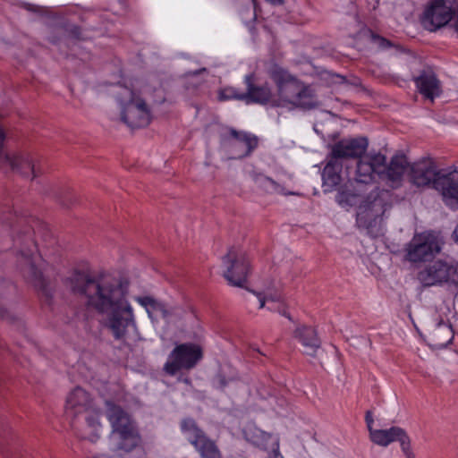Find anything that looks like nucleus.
<instances>
[{"label":"nucleus","instance_id":"obj_8","mask_svg":"<svg viewBox=\"0 0 458 458\" xmlns=\"http://www.w3.org/2000/svg\"><path fill=\"white\" fill-rule=\"evenodd\" d=\"M202 359L201 348L194 344H181L170 352L164 371L174 376L180 370H190Z\"/></svg>","mask_w":458,"mask_h":458},{"label":"nucleus","instance_id":"obj_43","mask_svg":"<svg viewBox=\"0 0 458 458\" xmlns=\"http://www.w3.org/2000/svg\"><path fill=\"white\" fill-rule=\"evenodd\" d=\"M72 33L76 37L79 38L80 35V29L78 27H74L72 30Z\"/></svg>","mask_w":458,"mask_h":458},{"label":"nucleus","instance_id":"obj_22","mask_svg":"<svg viewBox=\"0 0 458 458\" xmlns=\"http://www.w3.org/2000/svg\"><path fill=\"white\" fill-rule=\"evenodd\" d=\"M413 80L419 89V92L426 98L433 101L435 98L440 96L442 92L441 82L437 79L432 67H425Z\"/></svg>","mask_w":458,"mask_h":458},{"label":"nucleus","instance_id":"obj_44","mask_svg":"<svg viewBox=\"0 0 458 458\" xmlns=\"http://www.w3.org/2000/svg\"><path fill=\"white\" fill-rule=\"evenodd\" d=\"M278 312L281 313L283 316L288 318L289 319H292L291 316L284 310L278 309Z\"/></svg>","mask_w":458,"mask_h":458},{"label":"nucleus","instance_id":"obj_4","mask_svg":"<svg viewBox=\"0 0 458 458\" xmlns=\"http://www.w3.org/2000/svg\"><path fill=\"white\" fill-rule=\"evenodd\" d=\"M121 106V119L131 129L143 128L149 124L151 114L146 101L131 89L119 85L114 91Z\"/></svg>","mask_w":458,"mask_h":458},{"label":"nucleus","instance_id":"obj_39","mask_svg":"<svg viewBox=\"0 0 458 458\" xmlns=\"http://www.w3.org/2000/svg\"><path fill=\"white\" fill-rule=\"evenodd\" d=\"M365 420H366V422H367V425H368L369 431L370 432V429H373L372 428V423H373L374 420H373L371 412L369 411L366 412Z\"/></svg>","mask_w":458,"mask_h":458},{"label":"nucleus","instance_id":"obj_2","mask_svg":"<svg viewBox=\"0 0 458 458\" xmlns=\"http://www.w3.org/2000/svg\"><path fill=\"white\" fill-rule=\"evenodd\" d=\"M65 414L77 429L82 439L96 442L99 436L97 429L100 426L99 412L94 407L89 394L81 387H75L67 396Z\"/></svg>","mask_w":458,"mask_h":458},{"label":"nucleus","instance_id":"obj_18","mask_svg":"<svg viewBox=\"0 0 458 458\" xmlns=\"http://www.w3.org/2000/svg\"><path fill=\"white\" fill-rule=\"evenodd\" d=\"M368 147V140L364 137L354 139H344L330 147V154L333 157L357 158L365 153Z\"/></svg>","mask_w":458,"mask_h":458},{"label":"nucleus","instance_id":"obj_10","mask_svg":"<svg viewBox=\"0 0 458 458\" xmlns=\"http://www.w3.org/2000/svg\"><path fill=\"white\" fill-rule=\"evenodd\" d=\"M458 13V0H432L425 8L421 22L429 31L446 25Z\"/></svg>","mask_w":458,"mask_h":458},{"label":"nucleus","instance_id":"obj_32","mask_svg":"<svg viewBox=\"0 0 458 458\" xmlns=\"http://www.w3.org/2000/svg\"><path fill=\"white\" fill-rule=\"evenodd\" d=\"M220 100L236 99L245 102V91H240L234 87H225L219 91Z\"/></svg>","mask_w":458,"mask_h":458},{"label":"nucleus","instance_id":"obj_29","mask_svg":"<svg viewBox=\"0 0 458 458\" xmlns=\"http://www.w3.org/2000/svg\"><path fill=\"white\" fill-rule=\"evenodd\" d=\"M374 168L364 157L357 162L355 181L360 183H369L373 180Z\"/></svg>","mask_w":458,"mask_h":458},{"label":"nucleus","instance_id":"obj_26","mask_svg":"<svg viewBox=\"0 0 458 458\" xmlns=\"http://www.w3.org/2000/svg\"><path fill=\"white\" fill-rule=\"evenodd\" d=\"M244 435L247 441L266 451L271 449L274 439H279L278 437L267 433L255 427L248 428L244 431Z\"/></svg>","mask_w":458,"mask_h":458},{"label":"nucleus","instance_id":"obj_19","mask_svg":"<svg viewBox=\"0 0 458 458\" xmlns=\"http://www.w3.org/2000/svg\"><path fill=\"white\" fill-rule=\"evenodd\" d=\"M254 79L253 74L246 75L244 78L246 85L245 103L269 105L273 106L275 94L272 92L268 84L264 83L262 85H258L255 83Z\"/></svg>","mask_w":458,"mask_h":458},{"label":"nucleus","instance_id":"obj_15","mask_svg":"<svg viewBox=\"0 0 458 458\" xmlns=\"http://www.w3.org/2000/svg\"><path fill=\"white\" fill-rule=\"evenodd\" d=\"M225 145L234 151L235 157H245L258 147L259 139L255 135L239 131L233 128L228 130V134L223 138Z\"/></svg>","mask_w":458,"mask_h":458},{"label":"nucleus","instance_id":"obj_40","mask_svg":"<svg viewBox=\"0 0 458 458\" xmlns=\"http://www.w3.org/2000/svg\"><path fill=\"white\" fill-rule=\"evenodd\" d=\"M207 72V69L206 68H201L199 70H197V71H194V72H189L187 74H186V78L190 79L193 76H196V75H199L202 72Z\"/></svg>","mask_w":458,"mask_h":458},{"label":"nucleus","instance_id":"obj_35","mask_svg":"<svg viewBox=\"0 0 458 458\" xmlns=\"http://www.w3.org/2000/svg\"><path fill=\"white\" fill-rule=\"evenodd\" d=\"M370 33V38H371V41L373 43H375L376 45H377L380 48H387V47H390L392 46L391 42L387 39H386L385 38H382L377 34H374L373 32H369Z\"/></svg>","mask_w":458,"mask_h":458},{"label":"nucleus","instance_id":"obj_17","mask_svg":"<svg viewBox=\"0 0 458 458\" xmlns=\"http://www.w3.org/2000/svg\"><path fill=\"white\" fill-rule=\"evenodd\" d=\"M435 190L440 192L446 206L458 210V170H443L435 181Z\"/></svg>","mask_w":458,"mask_h":458},{"label":"nucleus","instance_id":"obj_9","mask_svg":"<svg viewBox=\"0 0 458 458\" xmlns=\"http://www.w3.org/2000/svg\"><path fill=\"white\" fill-rule=\"evenodd\" d=\"M458 275L457 266L453 260L437 259L417 274V279L425 287L454 282Z\"/></svg>","mask_w":458,"mask_h":458},{"label":"nucleus","instance_id":"obj_24","mask_svg":"<svg viewBox=\"0 0 458 458\" xmlns=\"http://www.w3.org/2000/svg\"><path fill=\"white\" fill-rule=\"evenodd\" d=\"M200 458H223L222 451L217 443L207 434L200 436L199 439H189Z\"/></svg>","mask_w":458,"mask_h":458},{"label":"nucleus","instance_id":"obj_12","mask_svg":"<svg viewBox=\"0 0 458 458\" xmlns=\"http://www.w3.org/2000/svg\"><path fill=\"white\" fill-rule=\"evenodd\" d=\"M406 250V259L409 261H426L440 252L441 241L433 234L417 235L410 242Z\"/></svg>","mask_w":458,"mask_h":458},{"label":"nucleus","instance_id":"obj_47","mask_svg":"<svg viewBox=\"0 0 458 458\" xmlns=\"http://www.w3.org/2000/svg\"><path fill=\"white\" fill-rule=\"evenodd\" d=\"M455 28H456V30L458 31V13H457V20L455 22Z\"/></svg>","mask_w":458,"mask_h":458},{"label":"nucleus","instance_id":"obj_25","mask_svg":"<svg viewBox=\"0 0 458 458\" xmlns=\"http://www.w3.org/2000/svg\"><path fill=\"white\" fill-rule=\"evenodd\" d=\"M342 162L329 155L328 161L322 173L324 186L328 187L330 190L338 186L342 182Z\"/></svg>","mask_w":458,"mask_h":458},{"label":"nucleus","instance_id":"obj_5","mask_svg":"<svg viewBox=\"0 0 458 458\" xmlns=\"http://www.w3.org/2000/svg\"><path fill=\"white\" fill-rule=\"evenodd\" d=\"M106 416L112 426V432L120 437L119 449L131 451L140 442V437L131 416L119 405L106 402Z\"/></svg>","mask_w":458,"mask_h":458},{"label":"nucleus","instance_id":"obj_48","mask_svg":"<svg viewBox=\"0 0 458 458\" xmlns=\"http://www.w3.org/2000/svg\"><path fill=\"white\" fill-rule=\"evenodd\" d=\"M4 312H5V311H4V310H0V313H1V315H2L3 317H4Z\"/></svg>","mask_w":458,"mask_h":458},{"label":"nucleus","instance_id":"obj_20","mask_svg":"<svg viewBox=\"0 0 458 458\" xmlns=\"http://www.w3.org/2000/svg\"><path fill=\"white\" fill-rule=\"evenodd\" d=\"M135 301L145 308L152 323H157L158 320L157 313H160L161 318L166 321L172 317L180 316L177 307L168 306L152 296H138Z\"/></svg>","mask_w":458,"mask_h":458},{"label":"nucleus","instance_id":"obj_27","mask_svg":"<svg viewBox=\"0 0 458 458\" xmlns=\"http://www.w3.org/2000/svg\"><path fill=\"white\" fill-rule=\"evenodd\" d=\"M293 106L303 110L316 109L320 106L321 103L314 89L310 85L302 84L300 94L296 98Z\"/></svg>","mask_w":458,"mask_h":458},{"label":"nucleus","instance_id":"obj_21","mask_svg":"<svg viewBox=\"0 0 458 458\" xmlns=\"http://www.w3.org/2000/svg\"><path fill=\"white\" fill-rule=\"evenodd\" d=\"M3 162L9 165L11 169L24 176H31L34 179L40 174V168L34 158L29 154H6L3 157Z\"/></svg>","mask_w":458,"mask_h":458},{"label":"nucleus","instance_id":"obj_28","mask_svg":"<svg viewBox=\"0 0 458 458\" xmlns=\"http://www.w3.org/2000/svg\"><path fill=\"white\" fill-rule=\"evenodd\" d=\"M409 162L404 155H396L392 157L386 170V176L393 182H398L405 172L410 170Z\"/></svg>","mask_w":458,"mask_h":458},{"label":"nucleus","instance_id":"obj_14","mask_svg":"<svg viewBox=\"0 0 458 458\" xmlns=\"http://www.w3.org/2000/svg\"><path fill=\"white\" fill-rule=\"evenodd\" d=\"M370 440L381 446H387L393 442H399L402 451L406 458H415L411 450V439L406 431L399 427H392L388 429H370Z\"/></svg>","mask_w":458,"mask_h":458},{"label":"nucleus","instance_id":"obj_38","mask_svg":"<svg viewBox=\"0 0 458 458\" xmlns=\"http://www.w3.org/2000/svg\"><path fill=\"white\" fill-rule=\"evenodd\" d=\"M215 382H216V387L219 389H224L227 386V381H226L225 376L222 375L221 373H218L216 376Z\"/></svg>","mask_w":458,"mask_h":458},{"label":"nucleus","instance_id":"obj_30","mask_svg":"<svg viewBox=\"0 0 458 458\" xmlns=\"http://www.w3.org/2000/svg\"><path fill=\"white\" fill-rule=\"evenodd\" d=\"M181 429L185 434H190V439H199L200 436H205L206 433L198 426L195 420L191 418L183 419L181 421Z\"/></svg>","mask_w":458,"mask_h":458},{"label":"nucleus","instance_id":"obj_37","mask_svg":"<svg viewBox=\"0 0 458 458\" xmlns=\"http://www.w3.org/2000/svg\"><path fill=\"white\" fill-rule=\"evenodd\" d=\"M269 452L270 454L267 458H284L279 451V439H274Z\"/></svg>","mask_w":458,"mask_h":458},{"label":"nucleus","instance_id":"obj_13","mask_svg":"<svg viewBox=\"0 0 458 458\" xmlns=\"http://www.w3.org/2000/svg\"><path fill=\"white\" fill-rule=\"evenodd\" d=\"M442 171L432 158L428 157L411 165L408 175L412 184L435 189V181Z\"/></svg>","mask_w":458,"mask_h":458},{"label":"nucleus","instance_id":"obj_31","mask_svg":"<svg viewBox=\"0 0 458 458\" xmlns=\"http://www.w3.org/2000/svg\"><path fill=\"white\" fill-rule=\"evenodd\" d=\"M365 157L368 159L372 168H374L375 174H385L387 165L386 158L384 155L376 154L373 156H367Z\"/></svg>","mask_w":458,"mask_h":458},{"label":"nucleus","instance_id":"obj_45","mask_svg":"<svg viewBox=\"0 0 458 458\" xmlns=\"http://www.w3.org/2000/svg\"><path fill=\"white\" fill-rule=\"evenodd\" d=\"M26 9L30 10V11H36V7L32 6L31 4H26Z\"/></svg>","mask_w":458,"mask_h":458},{"label":"nucleus","instance_id":"obj_23","mask_svg":"<svg viewBox=\"0 0 458 458\" xmlns=\"http://www.w3.org/2000/svg\"><path fill=\"white\" fill-rule=\"evenodd\" d=\"M293 337L301 344L302 352L315 357L321 347V341L315 328L309 326H299L293 332Z\"/></svg>","mask_w":458,"mask_h":458},{"label":"nucleus","instance_id":"obj_6","mask_svg":"<svg viewBox=\"0 0 458 458\" xmlns=\"http://www.w3.org/2000/svg\"><path fill=\"white\" fill-rule=\"evenodd\" d=\"M268 75L276 87L273 106H293L303 82L276 64L270 67Z\"/></svg>","mask_w":458,"mask_h":458},{"label":"nucleus","instance_id":"obj_7","mask_svg":"<svg viewBox=\"0 0 458 458\" xmlns=\"http://www.w3.org/2000/svg\"><path fill=\"white\" fill-rule=\"evenodd\" d=\"M223 276L232 286L243 287L250 272V260L245 250L240 247L229 248L222 258Z\"/></svg>","mask_w":458,"mask_h":458},{"label":"nucleus","instance_id":"obj_42","mask_svg":"<svg viewBox=\"0 0 458 458\" xmlns=\"http://www.w3.org/2000/svg\"><path fill=\"white\" fill-rule=\"evenodd\" d=\"M31 231H32V229L30 226H27L25 231H24V234H26V236H27L26 240L27 241H30L31 243H33L32 238H31Z\"/></svg>","mask_w":458,"mask_h":458},{"label":"nucleus","instance_id":"obj_11","mask_svg":"<svg viewBox=\"0 0 458 458\" xmlns=\"http://www.w3.org/2000/svg\"><path fill=\"white\" fill-rule=\"evenodd\" d=\"M17 263L22 276L36 288L46 291L47 280L42 273V259L30 248L21 250L17 256Z\"/></svg>","mask_w":458,"mask_h":458},{"label":"nucleus","instance_id":"obj_16","mask_svg":"<svg viewBox=\"0 0 458 458\" xmlns=\"http://www.w3.org/2000/svg\"><path fill=\"white\" fill-rule=\"evenodd\" d=\"M423 335L429 346L441 349L452 342L454 331L448 322L436 318L428 323Z\"/></svg>","mask_w":458,"mask_h":458},{"label":"nucleus","instance_id":"obj_41","mask_svg":"<svg viewBox=\"0 0 458 458\" xmlns=\"http://www.w3.org/2000/svg\"><path fill=\"white\" fill-rule=\"evenodd\" d=\"M333 78L335 79V82L336 83H344L345 82V78L342 75H339V74H334L333 75Z\"/></svg>","mask_w":458,"mask_h":458},{"label":"nucleus","instance_id":"obj_46","mask_svg":"<svg viewBox=\"0 0 458 458\" xmlns=\"http://www.w3.org/2000/svg\"><path fill=\"white\" fill-rule=\"evenodd\" d=\"M454 237L456 239V241H458V224H457V226L454 232Z\"/></svg>","mask_w":458,"mask_h":458},{"label":"nucleus","instance_id":"obj_1","mask_svg":"<svg viewBox=\"0 0 458 458\" xmlns=\"http://www.w3.org/2000/svg\"><path fill=\"white\" fill-rule=\"evenodd\" d=\"M69 287L89 310L104 316L103 326L114 340L124 341L129 329L136 327L133 308L128 300L130 283L110 274L92 276L74 271Z\"/></svg>","mask_w":458,"mask_h":458},{"label":"nucleus","instance_id":"obj_34","mask_svg":"<svg viewBox=\"0 0 458 458\" xmlns=\"http://www.w3.org/2000/svg\"><path fill=\"white\" fill-rule=\"evenodd\" d=\"M255 181L260 186L264 187L267 191H275V192H283L284 188L275 182L273 179L263 176L261 174L256 175Z\"/></svg>","mask_w":458,"mask_h":458},{"label":"nucleus","instance_id":"obj_36","mask_svg":"<svg viewBox=\"0 0 458 458\" xmlns=\"http://www.w3.org/2000/svg\"><path fill=\"white\" fill-rule=\"evenodd\" d=\"M258 297L259 300V308L262 309L265 307V303L267 301H280L281 296L279 294H269V295H263L262 293H258Z\"/></svg>","mask_w":458,"mask_h":458},{"label":"nucleus","instance_id":"obj_33","mask_svg":"<svg viewBox=\"0 0 458 458\" xmlns=\"http://www.w3.org/2000/svg\"><path fill=\"white\" fill-rule=\"evenodd\" d=\"M358 194L348 189H341L336 196L337 202L344 206H352L357 202Z\"/></svg>","mask_w":458,"mask_h":458},{"label":"nucleus","instance_id":"obj_3","mask_svg":"<svg viewBox=\"0 0 458 458\" xmlns=\"http://www.w3.org/2000/svg\"><path fill=\"white\" fill-rule=\"evenodd\" d=\"M389 197L387 191L376 188L358 206L357 225L373 237L380 234L383 217L391 207Z\"/></svg>","mask_w":458,"mask_h":458}]
</instances>
